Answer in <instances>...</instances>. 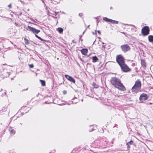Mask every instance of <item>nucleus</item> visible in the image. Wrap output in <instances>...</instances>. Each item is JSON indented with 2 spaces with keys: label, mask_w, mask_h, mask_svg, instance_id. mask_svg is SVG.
I'll use <instances>...</instances> for the list:
<instances>
[{
  "label": "nucleus",
  "mask_w": 153,
  "mask_h": 153,
  "mask_svg": "<svg viewBox=\"0 0 153 153\" xmlns=\"http://www.w3.org/2000/svg\"><path fill=\"white\" fill-rule=\"evenodd\" d=\"M110 82L114 87L119 90L124 91L126 89L123 84L121 83V80L116 77H112L111 79Z\"/></svg>",
  "instance_id": "obj_1"
},
{
  "label": "nucleus",
  "mask_w": 153,
  "mask_h": 153,
  "mask_svg": "<svg viewBox=\"0 0 153 153\" xmlns=\"http://www.w3.org/2000/svg\"><path fill=\"white\" fill-rule=\"evenodd\" d=\"M141 82L140 79H137L133 86L131 91L133 93H137L140 91L141 88Z\"/></svg>",
  "instance_id": "obj_2"
},
{
  "label": "nucleus",
  "mask_w": 153,
  "mask_h": 153,
  "mask_svg": "<svg viewBox=\"0 0 153 153\" xmlns=\"http://www.w3.org/2000/svg\"><path fill=\"white\" fill-rule=\"evenodd\" d=\"M26 29L27 30H29L30 31L32 32L33 33L35 34L36 36L41 41H44V40L43 39L36 34H37L40 32V30H37L34 27H31L29 26H27V28H26Z\"/></svg>",
  "instance_id": "obj_3"
},
{
  "label": "nucleus",
  "mask_w": 153,
  "mask_h": 153,
  "mask_svg": "<svg viewBox=\"0 0 153 153\" xmlns=\"http://www.w3.org/2000/svg\"><path fill=\"white\" fill-rule=\"evenodd\" d=\"M122 71L124 72H130L131 69L125 63V62L119 65Z\"/></svg>",
  "instance_id": "obj_4"
},
{
  "label": "nucleus",
  "mask_w": 153,
  "mask_h": 153,
  "mask_svg": "<svg viewBox=\"0 0 153 153\" xmlns=\"http://www.w3.org/2000/svg\"><path fill=\"white\" fill-rule=\"evenodd\" d=\"M116 59V61L119 65L125 62V58L121 54L117 55Z\"/></svg>",
  "instance_id": "obj_5"
},
{
  "label": "nucleus",
  "mask_w": 153,
  "mask_h": 153,
  "mask_svg": "<svg viewBox=\"0 0 153 153\" xmlns=\"http://www.w3.org/2000/svg\"><path fill=\"white\" fill-rule=\"evenodd\" d=\"M150 29L148 26H144L142 29L141 33L143 36L148 35L149 33Z\"/></svg>",
  "instance_id": "obj_6"
},
{
  "label": "nucleus",
  "mask_w": 153,
  "mask_h": 153,
  "mask_svg": "<svg viewBox=\"0 0 153 153\" xmlns=\"http://www.w3.org/2000/svg\"><path fill=\"white\" fill-rule=\"evenodd\" d=\"M122 50L124 52L129 51L130 49V47L128 44H126L121 46Z\"/></svg>",
  "instance_id": "obj_7"
},
{
  "label": "nucleus",
  "mask_w": 153,
  "mask_h": 153,
  "mask_svg": "<svg viewBox=\"0 0 153 153\" xmlns=\"http://www.w3.org/2000/svg\"><path fill=\"white\" fill-rule=\"evenodd\" d=\"M148 97L149 96L147 94L143 93L140 95L139 98V100L141 102H143L147 100Z\"/></svg>",
  "instance_id": "obj_8"
},
{
  "label": "nucleus",
  "mask_w": 153,
  "mask_h": 153,
  "mask_svg": "<svg viewBox=\"0 0 153 153\" xmlns=\"http://www.w3.org/2000/svg\"><path fill=\"white\" fill-rule=\"evenodd\" d=\"M65 77L67 79L68 81L74 83H75V79L73 78L72 77L69 76L68 75H65Z\"/></svg>",
  "instance_id": "obj_9"
},
{
  "label": "nucleus",
  "mask_w": 153,
  "mask_h": 153,
  "mask_svg": "<svg viewBox=\"0 0 153 153\" xmlns=\"http://www.w3.org/2000/svg\"><path fill=\"white\" fill-rule=\"evenodd\" d=\"M106 22H110L111 23L117 24L118 22L117 21L114 20H113L107 18L106 17Z\"/></svg>",
  "instance_id": "obj_10"
},
{
  "label": "nucleus",
  "mask_w": 153,
  "mask_h": 153,
  "mask_svg": "<svg viewBox=\"0 0 153 153\" xmlns=\"http://www.w3.org/2000/svg\"><path fill=\"white\" fill-rule=\"evenodd\" d=\"M141 66L143 69L145 70L146 66L145 60V59H141Z\"/></svg>",
  "instance_id": "obj_11"
},
{
  "label": "nucleus",
  "mask_w": 153,
  "mask_h": 153,
  "mask_svg": "<svg viewBox=\"0 0 153 153\" xmlns=\"http://www.w3.org/2000/svg\"><path fill=\"white\" fill-rule=\"evenodd\" d=\"M58 13V12L57 13L56 12H54L52 10H51L50 11L48 12V15H49L50 16H51V15H52V16L54 17V16H56Z\"/></svg>",
  "instance_id": "obj_12"
},
{
  "label": "nucleus",
  "mask_w": 153,
  "mask_h": 153,
  "mask_svg": "<svg viewBox=\"0 0 153 153\" xmlns=\"http://www.w3.org/2000/svg\"><path fill=\"white\" fill-rule=\"evenodd\" d=\"M82 54L83 55H86L88 52V49H82L80 51Z\"/></svg>",
  "instance_id": "obj_13"
},
{
  "label": "nucleus",
  "mask_w": 153,
  "mask_h": 153,
  "mask_svg": "<svg viewBox=\"0 0 153 153\" xmlns=\"http://www.w3.org/2000/svg\"><path fill=\"white\" fill-rule=\"evenodd\" d=\"M9 130L10 131L11 134L12 135H13L15 133V131L14 130L12 129L11 127H9Z\"/></svg>",
  "instance_id": "obj_14"
},
{
  "label": "nucleus",
  "mask_w": 153,
  "mask_h": 153,
  "mask_svg": "<svg viewBox=\"0 0 153 153\" xmlns=\"http://www.w3.org/2000/svg\"><path fill=\"white\" fill-rule=\"evenodd\" d=\"M98 59L96 56H94L92 57V62H98Z\"/></svg>",
  "instance_id": "obj_15"
},
{
  "label": "nucleus",
  "mask_w": 153,
  "mask_h": 153,
  "mask_svg": "<svg viewBox=\"0 0 153 153\" xmlns=\"http://www.w3.org/2000/svg\"><path fill=\"white\" fill-rule=\"evenodd\" d=\"M149 41L150 42H153V36L149 35L148 37Z\"/></svg>",
  "instance_id": "obj_16"
},
{
  "label": "nucleus",
  "mask_w": 153,
  "mask_h": 153,
  "mask_svg": "<svg viewBox=\"0 0 153 153\" xmlns=\"http://www.w3.org/2000/svg\"><path fill=\"white\" fill-rule=\"evenodd\" d=\"M57 31H58L59 33H61L63 32V30L61 27H58L57 28Z\"/></svg>",
  "instance_id": "obj_17"
},
{
  "label": "nucleus",
  "mask_w": 153,
  "mask_h": 153,
  "mask_svg": "<svg viewBox=\"0 0 153 153\" xmlns=\"http://www.w3.org/2000/svg\"><path fill=\"white\" fill-rule=\"evenodd\" d=\"M133 143V142L132 140H131L130 141L126 143V145L128 146V147H130L129 145H132Z\"/></svg>",
  "instance_id": "obj_18"
},
{
  "label": "nucleus",
  "mask_w": 153,
  "mask_h": 153,
  "mask_svg": "<svg viewBox=\"0 0 153 153\" xmlns=\"http://www.w3.org/2000/svg\"><path fill=\"white\" fill-rule=\"evenodd\" d=\"M40 81L41 82L42 85L43 86H45V81L42 80H40Z\"/></svg>",
  "instance_id": "obj_19"
},
{
  "label": "nucleus",
  "mask_w": 153,
  "mask_h": 153,
  "mask_svg": "<svg viewBox=\"0 0 153 153\" xmlns=\"http://www.w3.org/2000/svg\"><path fill=\"white\" fill-rule=\"evenodd\" d=\"M7 107H3V108L2 109V111L5 112L6 111L7 109Z\"/></svg>",
  "instance_id": "obj_20"
},
{
  "label": "nucleus",
  "mask_w": 153,
  "mask_h": 153,
  "mask_svg": "<svg viewBox=\"0 0 153 153\" xmlns=\"http://www.w3.org/2000/svg\"><path fill=\"white\" fill-rule=\"evenodd\" d=\"M92 86L95 88H97L98 87V85H97L94 82L92 84Z\"/></svg>",
  "instance_id": "obj_21"
},
{
  "label": "nucleus",
  "mask_w": 153,
  "mask_h": 153,
  "mask_svg": "<svg viewBox=\"0 0 153 153\" xmlns=\"http://www.w3.org/2000/svg\"><path fill=\"white\" fill-rule=\"evenodd\" d=\"M26 45H28L29 44V41L26 38H25L24 39Z\"/></svg>",
  "instance_id": "obj_22"
},
{
  "label": "nucleus",
  "mask_w": 153,
  "mask_h": 153,
  "mask_svg": "<svg viewBox=\"0 0 153 153\" xmlns=\"http://www.w3.org/2000/svg\"><path fill=\"white\" fill-rule=\"evenodd\" d=\"M29 66L30 68H33L34 67V65L33 64H29Z\"/></svg>",
  "instance_id": "obj_23"
},
{
  "label": "nucleus",
  "mask_w": 153,
  "mask_h": 153,
  "mask_svg": "<svg viewBox=\"0 0 153 153\" xmlns=\"http://www.w3.org/2000/svg\"><path fill=\"white\" fill-rule=\"evenodd\" d=\"M83 15V14L82 13H80L79 14V16L80 17H82Z\"/></svg>",
  "instance_id": "obj_24"
},
{
  "label": "nucleus",
  "mask_w": 153,
  "mask_h": 153,
  "mask_svg": "<svg viewBox=\"0 0 153 153\" xmlns=\"http://www.w3.org/2000/svg\"><path fill=\"white\" fill-rule=\"evenodd\" d=\"M100 132L101 133H103V132H104V130H103V129H101V130H100Z\"/></svg>",
  "instance_id": "obj_25"
},
{
  "label": "nucleus",
  "mask_w": 153,
  "mask_h": 153,
  "mask_svg": "<svg viewBox=\"0 0 153 153\" xmlns=\"http://www.w3.org/2000/svg\"><path fill=\"white\" fill-rule=\"evenodd\" d=\"M95 129H94V128H92L91 130H89V131L90 132L92 131H93Z\"/></svg>",
  "instance_id": "obj_26"
},
{
  "label": "nucleus",
  "mask_w": 153,
  "mask_h": 153,
  "mask_svg": "<svg viewBox=\"0 0 153 153\" xmlns=\"http://www.w3.org/2000/svg\"><path fill=\"white\" fill-rule=\"evenodd\" d=\"M8 7H9V8H11V4H9L8 5Z\"/></svg>",
  "instance_id": "obj_27"
},
{
  "label": "nucleus",
  "mask_w": 153,
  "mask_h": 153,
  "mask_svg": "<svg viewBox=\"0 0 153 153\" xmlns=\"http://www.w3.org/2000/svg\"><path fill=\"white\" fill-rule=\"evenodd\" d=\"M96 22H97V25L98 23V22H98V19H97V20Z\"/></svg>",
  "instance_id": "obj_28"
},
{
  "label": "nucleus",
  "mask_w": 153,
  "mask_h": 153,
  "mask_svg": "<svg viewBox=\"0 0 153 153\" xmlns=\"http://www.w3.org/2000/svg\"><path fill=\"white\" fill-rule=\"evenodd\" d=\"M97 32L99 34H100V30H98L97 31Z\"/></svg>",
  "instance_id": "obj_29"
},
{
  "label": "nucleus",
  "mask_w": 153,
  "mask_h": 153,
  "mask_svg": "<svg viewBox=\"0 0 153 153\" xmlns=\"http://www.w3.org/2000/svg\"><path fill=\"white\" fill-rule=\"evenodd\" d=\"M66 93V92L65 91H63V94H65Z\"/></svg>",
  "instance_id": "obj_30"
},
{
  "label": "nucleus",
  "mask_w": 153,
  "mask_h": 153,
  "mask_svg": "<svg viewBox=\"0 0 153 153\" xmlns=\"http://www.w3.org/2000/svg\"><path fill=\"white\" fill-rule=\"evenodd\" d=\"M96 33V32L95 31V32H92V33L94 35H95V33Z\"/></svg>",
  "instance_id": "obj_31"
},
{
  "label": "nucleus",
  "mask_w": 153,
  "mask_h": 153,
  "mask_svg": "<svg viewBox=\"0 0 153 153\" xmlns=\"http://www.w3.org/2000/svg\"><path fill=\"white\" fill-rule=\"evenodd\" d=\"M7 74H8V76H9V74H10V73H9V72H7Z\"/></svg>",
  "instance_id": "obj_32"
},
{
  "label": "nucleus",
  "mask_w": 153,
  "mask_h": 153,
  "mask_svg": "<svg viewBox=\"0 0 153 153\" xmlns=\"http://www.w3.org/2000/svg\"><path fill=\"white\" fill-rule=\"evenodd\" d=\"M103 20H104V21H105V17H104L103 18Z\"/></svg>",
  "instance_id": "obj_33"
},
{
  "label": "nucleus",
  "mask_w": 153,
  "mask_h": 153,
  "mask_svg": "<svg viewBox=\"0 0 153 153\" xmlns=\"http://www.w3.org/2000/svg\"><path fill=\"white\" fill-rule=\"evenodd\" d=\"M90 25H89L88 26V28H89V27Z\"/></svg>",
  "instance_id": "obj_34"
},
{
  "label": "nucleus",
  "mask_w": 153,
  "mask_h": 153,
  "mask_svg": "<svg viewBox=\"0 0 153 153\" xmlns=\"http://www.w3.org/2000/svg\"><path fill=\"white\" fill-rule=\"evenodd\" d=\"M85 32V31H84L83 32V33H84Z\"/></svg>",
  "instance_id": "obj_35"
},
{
  "label": "nucleus",
  "mask_w": 153,
  "mask_h": 153,
  "mask_svg": "<svg viewBox=\"0 0 153 153\" xmlns=\"http://www.w3.org/2000/svg\"><path fill=\"white\" fill-rule=\"evenodd\" d=\"M27 88L26 89V90H27Z\"/></svg>",
  "instance_id": "obj_36"
}]
</instances>
